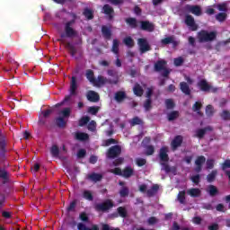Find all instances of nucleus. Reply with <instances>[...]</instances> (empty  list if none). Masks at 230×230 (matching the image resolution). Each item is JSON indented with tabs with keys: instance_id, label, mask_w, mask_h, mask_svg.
Masks as SVG:
<instances>
[{
	"instance_id": "43",
	"label": "nucleus",
	"mask_w": 230,
	"mask_h": 230,
	"mask_svg": "<svg viewBox=\"0 0 230 230\" xmlns=\"http://www.w3.org/2000/svg\"><path fill=\"white\" fill-rule=\"evenodd\" d=\"M102 35L106 38V39H111V30H109V28L103 26L102 29Z\"/></svg>"
},
{
	"instance_id": "20",
	"label": "nucleus",
	"mask_w": 230,
	"mask_h": 230,
	"mask_svg": "<svg viewBox=\"0 0 230 230\" xmlns=\"http://www.w3.org/2000/svg\"><path fill=\"white\" fill-rule=\"evenodd\" d=\"M159 191V185L158 184H155L151 187V189H148L146 191V195L147 197H154V195H155V193H157Z\"/></svg>"
},
{
	"instance_id": "4",
	"label": "nucleus",
	"mask_w": 230,
	"mask_h": 230,
	"mask_svg": "<svg viewBox=\"0 0 230 230\" xmlns=\"http://www.w3.org/2000/svg\"><path fill=\"white\" fill-rule=\"evenodd\" d=\"M106 155L108 159H116V157H119V155H121V146H112L108 149Z\"/></svg>"
},
{
	"instance_id": "3",
	"label": "nucleus",
	"mask_w": 230,
	"mask_h": 230,
	"mask_svg": "<svg viewBox=\"0 0 230 230\" xmlns=\"http://www.w3.org/2000/svg\"><path fill=\"white\" fill-rule=\"evenodd\" d=\"M114 208V201L112 199H106L102 203H97L94 207L95 211L102 213H108L110 209Z\"/></svg>"
},
{
	"instance_id": "25",
	"label": "nucleus",
	"mask_w": 230,
	"mask_h": 230,
	"mask_svg": "<svg viewBox=\"0 0 230 230\" xmlns=\"http://www.w3.org/2000/svg\"><path fill=\"white\" fill-rule=\"evenodd\" d=\"M117 213L119 217H120L121 218H127L128 215V213L127 212V208H125V207H119L117 208Z\"/></svg>"
},
{
	"instance_id": "45",
	"label": "nucleus",
	"mask_w": 230,
	"mask_h": 230,
	"mask_svg": "<svg viewBox=\"0 0 230 230\" xmlns=\"http://www.w3.org/2000/svg\"><path fill=\"white\" fill-rule=\"evenodd\" d=\"M206 164H207V170H213V168H215V160L208 159L206 162Z\"/></svg>"
},
{
	"instance_id": "57",
	"label": "nucleus",
	"mask_w": 230,
	"mask_h": 230,
	"mask_svg": "<svg viewBox=\"0 0 230 230\" xmlns=\"http://www.w3.org/2000/svg\"><path fill=\"white\" fill-rule=\"evenodd\" d=\"M88 130H91L92 132H94V130H96V121L92 120V121L88 124Z\"/></svg>"
},
{
	"instance_id": "12",
	"label": "nucleus",
	"mask_w": 230,
	"mask_h": 230,
	"mask_svg": "<svg viewBox=\"0 0 230 230\" xmlns=\"http://www.w3.org/2000/svg\"><path fill=\"white\" fill-rule=\"evenodd\" d=\"M73 24H75V21L68 22L66 24L65 31L67 37H75L76 35V31L73 29Z\"/></svg>"
},
{
	"instance_id": "58",
	"label": "nucleus",
	"mask_w": 230,
	"mask_h": 230,
	"mask_svg": "<svg viewBox=\"0 0 230 230\" xmlns=\"http://www.w3.org/2000/svg\"><path fill=\"white\" fill-rule=\"evenodd\" d=\"M79 218L82 220V222H89V217L85 212H82L79 216Z\"/></svg>"
},
{
	"instance_id": "7",
	"label": "nucleus",
	"mask_w": 230,
	"mask_h": 230,
	"mask_svg": "<svg viewBox=\"0 0 230 230\" xmlns=\"http://www.w3.org/2000/svg\"><path fill=\"white\" fill-rule=\"evenodd\" d=\"M155 71H163V75L164 76H168V75H170V70L166 69V61L164 60H160L158 62H156V64L155 65Z\"/></svg>"
},
{
	"instance_id": "47",
	"label": "nucleus",
	"mask_w": 230,
	"mask_h": 230,
	"mask_svg": "<svg viewBox=\"0 0 230 230\" xmlns=\"http://www.w3.org/2000/svg\"><path fill=\"white\" fill-rule=\"evenodd\" d=\"M63 118H69L71 116V108H65L61 111Z\"/></svg>"
},
{
	"instance_id": "32",
	"label": "nucleus",
	"mask_w": 230,
	"mask_h": 230,
	"mask_svg": "<svg viewBox=\"0 0 230 230\" xmlns=\"http://www.w3.org/2000/svg\"><path fill=\"white\" fill-rule=\"evenodd\" d=\"M50 154L51 155H53V157H58V155H60V149L58 148V146H52L50 149Z\"/></svg>"
},
{
	"instance_id": "30",
	"label": "nucleus",
	"mask_w": 230,
	"mask_h": 230,
	"mask_svg": "<svg viewBox=\"0 0 230 230\" xmlns=\"http://www.w3.org/2000/svg\"><path fill=\"white\" fill-rule=\"evenodd\" d=\"M178 117H179V111H171L167 115L168 121H173V120L177 119Z\"/></svg>"
},
{
	"instance_id": "63",
	"label": "nucleus",
	"mask_w": 230,
	"mask_h": 230,
	"mask_svg": "<svg viewBox=\"0 0 230 230\" xmlns=\"http://www.w3.org/2000/svg\"><path fill=\"white\" fill-rule=\"evenodd\" d=\"M84 15L87 18V19H93V11L89 10V9H85L84 12Z\"/></svg>"
},
{
	"instance_id": "18",
	"label": "nucleus",
	"mask_w": 230,
	"mask_h": 230,
	"mask_svg": "<svg viewBox=\"0 0 230 230\" xmlns=\"http://www.w3.org/2000/svg\"><path fill=\"white\" fill-rule=\"evenodd\" d=\"M87 179L93 181V182H100L103 179V175L101 173L93 172L87 176Z\"/></svg>"
},
{
	"instance_id": "6",
	"label": "nucleus",
	"mask_w": 230,
	"mask_h": 230,
	"mask_svg": "<svg viewBox=\"0 0 230 230\" xmlns=\"http://www.w3.org/2000/svg\"><path fill=\"white\" fill-rule=\"evenodd\" d=\"M114 100L117 103H123L125 100H130V98L127 95V92L118 91L114 93Z\"/></svg>"
},
{
	"instance_id": "31",
	"label": "nucleus",
	"mask_w": 230,
	"mask_h": 230,
	"mask_svg": "<svg viewBox=\"0 0 230 230\" xmlns=\"http://www.w3.org/2000/svg\"><path fill=\"white\" fill-rule=\"evenodd\" d=\"M205 112L208 118H211V116H213V114H215V108H213V105L208 104L206 107Z\"/></svg>"
},
{
	"instance_id": "44",
	"label": "nucleus",
	"mask_w": 230,
	"mask_h": 230,
	"mask_svg": "<svg viewBox=\"0 0 230 230\" xmlns=\"http://www.w3.org/2000/svg\"><path fill=\"white\" fill-rule=\"evenodd\" d=\"M141 123L142 121L141 119H139V117H135L130 121L131 127H136V125H141Z\"/></svg>"
},
{
	"instance_id": "15",
	"label": "nucleus",
	"mask_w": 230,
	"mask_h": 230,
	"mask_svg": "<svg viewBox=\"0 0 230 230\" xmlns=\"http://www.w3.org/2000/svg\"><path fill=\"white\" fill-rule=\"evenodd\" d=\"M6 197H8V192L3 188H0V209H3L6 206Z\"/></svg>"
},
{
	"instance_id": "5",
	"label": "nucleus",
	"mask_w": 230,
	"mask_h": 230,
	"mask_svg": "<svg viewBox=\"0 0 230 230\" xmlns=\"http://www.w3.org/2000/svg\"><path fill=\"white\" fill-rule=\"evenodd\" d=\"M76 87H71L70 94L66 95L64 100L61 102L58 103L56 107H62V105H71V96H75V94H76Z\"/></svg>"
},
{
	"instance_id": "39",
	"label": "nucleus",
	"mask_w": 230,
	"mask_h": 230,
	"mask_svg": "<svg viewBox=\"0 0 230 230\" xmlns=\"http://www.w3.org/2000/svg\"><path fill=\"white\" fill-rule=\"evenodd\" d=\"M204 163H206V156H204V155L198 156L195 161V164L199 165V166H202V164H204Z\"/></svg>"
},
{
	"instance_id": "16",
	"label": "nucleus",
	"mask_w": 230,
	"mask_h": 230,
	"mask_svg": "<svg viewBox=\"0 0 230 230\" xmlns=\"http://www.w3.org/2000/svg\"><path fill=\"white\" fill-rule=\"evenodd\" d=\"M134 175V169L130 166H127L122 170V177L125 179H129V177H132Z\"/></svg>"
},
{
	"instance_id": "54",
	"label": "nucleus",
	"mask_w": 230,
	"mask_h": 230,
	"mask_svg": "<svg viewBox=\"0 0 230 230\" xmlns=\"http://www.w3.org/2000/svg\"><path fill=\"white\" fill-rule=\"evenodd\" d=\"M136 164L139 167L145 166V164H146V159H145V158H137Z\"/></svg>"
},
{
	"instance_id": "33",
	"label": "nucleus",
	"mask_w": 230,
	"mask_h": 230,
	"mask_svg": "<svg viewBox=\"0 0 230 230\" xmlns=\"http://www.w3.org/2000/svg\"><path fill=\"white\" fill-rule=\"evenodd\" d=\"M208 193L210 197H215L218 193V189L215 185L208 186Z\"/></svg>"
},
{
	"instance_id": "23",
	"label": "nucleus",
	"mask_w": 230,
	"mask_h": 230,
	"mask_svg": "<svg viewBox=\"0 0 230 230\" xmlns=\"http://www.w3.org/2000/svg\"><path fill=\"white\" fill-rule=\"evenodd\" d=\"M56 125L58 127V128H64L66 125H67V122H66V119H64V117H58L56 119Z\"/></svg>"
},
{
	"instance_id": "38",
	"label": "nucleus",
	"mask_w": 230,
	"mask_h": 230,
	"mask_svg": "<svg viewBox=\"0 0 230 230\" xmlns=\"http://www.w3.org/2000/svg\"><path fill=\"white\" fill-rule=\"evenodd\" d=\"M0 179H3L4 182H8V172L4 169H0Z\"/></svg>"
},
{
	"instance_id": "22",
	"label": "nucleus",
	"mask_w": 230,
	"mask_h": 230,
	"mask_svg": "<svg viewBox=\"0 0 230 230\" xmlns=\"http://www.w3.org/2000/svg\"><path fill=\"white\" fill-rule=\"evenodd\" d=\"M75 139H77V141H87V139H89V134L82 133V132H76L75 133Z\"/></svg>"
},
{
	"instance_id": "17",
	"label": "nucleus",
	"mask_w": 230,
	"mask_h": 230,
	"mask_svg": "<svg viewBox=\"0 0 230 230\" xmlns=\"http://www.w3.org/2000/svg\"><path fill=\"white\" fill-rule=\"evenodd\" d=\"M200 109H202V102H196L192 105L193 112H197L198 116H200L202 118L204 116V113L202 111H200Z\"/></svg>"
},
{
	"instance_id": "11",
	"label": "nucleus",
	"mask_w": 230,
	"mask_h": 230,
	"mask_svg": "<svg viewBox=\"0 0 230 230\" xmlns=\"http://www.w3.org/2000/svg\"><path fill=\"white\" fill-rule=\"evenodd\" d=\"M86 98L88 102H92V103H98V102H100V94L94 91L87 92Z\"/></svg>"
},
{
	"instance_id": "59",
	"label": "nucleus",
	"mask_w": 230,
	"mask_h": 230,
	"mask_svg": "<svg viewBox=\"0 0 230 230\" xmlns=\"http://www.w3.org/2000/svg\"><path fill=\"white\" fill-rule=\"evenodd\" d=\"M154 152H155V149L154 148V146H147V147H146V155H154Z\"/></svg>"
},
{
	"instance_id": "52",
	"label": "nucleus",
	"mask_w": 230,
	"mask_h": 230,
	"mask_svg": "<svg viewBox=\"0 0 230 230\" xmlns=\"http://www.w3.org/2000/svg\"><path fill=\"white\" fill-rule=\"evenodd\" d=\"M103 12L106 13V15H111L114 11L112 10V7L111 5L106 4L103 6Z\"/></svg>"
},
{
	"instance_id": "41",
	"label": "nucleus",
	"mask_w": 230,
	"mask_h": 230,
	"mask_svg": "<svg viewBox=\"0 0 230 230\" xmlns=\"http://www.w3.org/2000/svg\"><path fill=\"white\" fill-rule=\"evenodd\" d=\"M145 111H148L152 109V99H146L144 102Z\"/></svg>"
},
{
	"instance_id": "19",
	"label": "nucleus",
	"mask_w": 230,
	"mask_h": 230,
	"mask_svg": "<svg viewBox=\"0 0 230 230\" xmlns=\"http://www.w3.org/2000/svg\"><path fill=\"white\" fill-rule=\"evenodd\" d=\"M141 30L146 31H152L154 30V24L150 23V22H141Z\"/></svg>"
},
{
	"instance_id": "48",
	"label": "nucleus",
	"mask_w": 230,
	"mask_h": 230,
	"mask_svg": "<svg viewBox=\"0 0 230 230\" xmlns=\"http://www.w3.org/2000/svg\"><path fill=\"white\" fill-rule=\"evenodd\" d=\"M133 93L136 94V96H143V88L142 87H134Z\"/></svg>"
},
{
	"instance_id": "10",
	"label": "nucleus",
	"mask_w": 230,
	"mask_h": 230,
	"mask_svg": "<svg viewBox=\"0 0 230 230\" xmlns=\"http://www.w3.org/2000/svg\"><path fill=\"white\" fill-rule=\"evenodd\" d=\"M182 141H183L182 136L177 135L176 137H174V138L171 142L172 150L173 151L177 150L179 146L182 145Z\"/></svg>"
},
{
	"instance_id": "1",
	"label": "nucleus",
	"mask_w": 230,
	"mask_h": 230,
	"mask_svg": "<svg viewBox=\"0 0 230 230\" xmlns=\"http://www.w3.org/2000/svg\"><path fill=\"white\" fill-rule=\"evenodd\" d=\"M159 159L162 162L161 166H163L162 170L165 172V173H170V172H177V167H170L168 164V161H170V156L168 155V147L163 146L159 151Z\"/></svg>"
},
{
	"instance_id": "21",
	"label": "nucleus",
	"mask_w": 230,
	"mask_h": 230,
	"mask_svg": "<svg viewBox=\"0 0 230 230\" xmlns=\"http://www.w3.org/2000/svg\"><path fill=\"white\" fill-rule=\"evenodd\" d=\"M187 193H188V195H190V197L197 199V197H199L201 192H200V189L192 188V189H190L189 190H187Z\"/></svg>"
},
{
	"instance_id": "40",
	"label": "nucleus",
	"mask_w": 230,
	"mask_h": 230,
	"mask_svg": "<svg viewBox=\"0 0 230 230\" xmlns=\"http://www.w3.org/2000/svg\"><path fill=\"white\" fill-rule=\"evenodd\" d=\"M165 106H166V109H168V110L174 109L175 102H173V100H172V99H167V100H165Z\"/></svg>"
},
{
	"instance_id": "42",
	"label": "nucleus",
	"mask_w": 230,
	"mask_h": 230,
	"mask_svg": "<svg viewBox=\"0 0 230 230\" xmlns=\"http://www.w3.org/2000/svg\"><path fill=\"white\" fill-rule=\"evenodd\" d=\"M128 193H129V190L128 187H122L119 190V195L122 198L128 197Z\"/></svg>"
},
{
	"instance_id": "28",
	"label": "nucleus",
	"mask_w": 230,
	"mask_h": 230,
	"mask_svg": "<svg viewBox=\"0 0 230 230\" xmlns=\"http://www.w3.org/2000/svg\"><path fill=\"white\" fill-rule=\"evenodd\" d=\"M227 168H230V160H226L222 164V170L223 172H226V174L227 175L230 181V171H226Z\"/></svg>"
},
{
	"instance_id": "29",
	"label": "nucleus",
	"mask_w": 230,
	"mask_h": 230,
	"mask_svg": "<svg viewBox=\"0 0 230 230\" xmlns=\"http://www.w3.org/2000/svg\"><path fill=\"white\" fill-rule=\"evenodd\" d=\"M109 80H107V78L100 75L97 79H95L93 84L94 85H103V84H107Z\"/></svg>"
},
{
	"instance_id": "49",
	"label": "nucleus",
	"mask_w": 230,
	"mask_h": 230,
	"mask_svg": "<svg viewBox=\"0 0 230 230\" xmlns=\"http://www.w3.org/2000/svg\"><path fill=\"white\" fill-rule=\"evenodd\" d=\"M198 84L199 87H211V84L208 83L206 79L199 80Z\"/></svg>"
},
{
	"instance_id": "37",
	"label": "nucleus",
	"mask_w": 230,
	"mask_h": 230,
	"mask_svg": "<svg viewBox=\"0 0 230 230\" xmlns=\"http://www.w3.org/2000/svg\"><path fill=\"white\" fill-rule=\"evenodd\" d=\"M100 111V107L98 106H91L88 108V113L92 114V116H96Z\"/></svg>"
},
{
	"instance_id": "50",
	"label": "nucleus",
	"mask_w": 230,
	"mask_h": 230,
	"mask_svg": "<svg viewBox=\"0 0 230 230\" xmlns=\"http://www.w3.org/2000/svg\"><path fill=\"white\" fill-rule=\"evenodd\" d=\"M124 44H126V46L128 48H132V46H134V40H132L130 37L125 38Z\"/></svg>"
},
{
	"instance_id": "24",
	"label": "nucleus",
	"mask_w": 230,
	"mask_h": 230,
	"mask_svg": "<svg viewBox=\"0 0 230 230\" xmlns=\"http://www.w3.org/2000/svg\"><path fill=\"white\" fill-rule=\"evenodd\" d=\"M83 199H85V200H89L90 202H93L94 200V196H93V192L91 190H84L83 192Z\"/></svg>"
},
{
	"instance_id": "61",
	"label": "nucleus",
	"mask_w": 230,
	"mask_h": 230,
	"mask_svg": "<svg viewBox=\"0 0 230 230\" xmlns=\"http://www.w3.org/2000/svg\"><path fill=\"white\" fill-rule=\"evenodd\" d=\"M86 154H87V151H85V149H79L77 152L78 159L84 158V156L86 155Z\"/></svg>"
},
{
	"instance_id": "26",
	"label": "nucleus",
	"mask_w": 230,
	"mask_h": 230,
	"mask_svg": "<svg viewBox=\"0 0 230 230\" xmlns=\"http://www.w3.org/2000/svg\"><path fill=\"white\" fill-rule=\"evenodd\" d=\"M177 199L180 204H186V190L180 191L178 193Z\"/></svg>"
},
{
	"instance_id": "14",
	"label": "nucleus",
	"mask_w": 230,
	"mask_h": 230,
	"mask_svg": "<svg viewBox=\"0 0 230 230\" xmlns=\"http://www.w3.org/2000/svg\"><path fill=\"white\" fill-rule=\"evenodd\" d=\"M138 46L141 53H146V51H150V45H148V41L146 39H138Z\"/></svg>"
},
{
	"instance_id": "62",
	"label": "nucleus",
	"mask_w": 230,
	"mask_h": 230,
	"mask_svg": "<svg viewBox=\"0 0 230 230\" xmlns=\"http://www.w3.org/2000/svg\"><path fill=\"white\" fill-rule=\"evenodd\" d=\"M184 63V59L182 58H174V66H182V64Z\"/></svg>"
},
{
	"instance_id": "13",
	"label": "nucleus",
	"mask_w": 230,
	"mask_h": 230,
	"mask_svg": "<svg viewBox=\"0 0 230 230\" xmlns=\"http://www.w3.org/2000/svg\"><path fill=\"white\" fill-rule=\"evenodd\" d=\"M213 131V128L211 126L205 127L203 128H199L196 130V137H199V139H203L206 136L207 132Z\"/></svg>"
},
{
	"instance_id": "35",
	"label": "nucleus",
	"mask_w": 230,
	"mask_h": 230,
	"mask_svg": "<svg viewBox=\"0 0 230 230\" xmlns=\"http://www.w3.org/2000/svg\"><path fill=\"white\" fill-rule=\"evenodd\" d=\"M111 51L112 53H115V55H118V52L119 51V41H118V40H113Z\"/></svg>"
},
{
	"instance_id": "55",
	"label": "nucleus",
	"mask_w": 230,
	"mask_h": 230,
	"mask_svg": "<svg viewBox=\"0 0 230 230\" xmlns=\"http://www.w3.org/2000/svg\"><path fill=\"white\" fill-rule=\"evenodd\" d=\"M220 116L222 119L227 120L230 119V112L225 110L220 113Z\"/></svg>"
},
{
	"instance_id": "9",
	"label": "nucleus",
	"mask_w": 230,
	"mask_h": 230,
	"mask_svg": "<svg viewBox=\"0 0 230 230\" xmlns=\"http://www.w3.org/2000/svg\"><path fill=\"white\" fill-rule=\"evenodd\" d=\"M185 23L192 31H197L199 26L195 23V19L191 15H187L185 18Z\"/></svg>"
},
{
	"instance_id": "60",
	"label": "nucleus",
	"mask_w": 230,
	"mask_h": 230,
	"mask_svg": "<svg viewBox=\"0 0 230 230\" xmlns=\"http://www.w3.org/2000/svg\"><path fill=\"white\" fill-rule=\"evenodd\" d=\"M191 181L194 184H199L200 182V174H196L191 177Z\"/></svg>"
},
{
	"instance_id": "46",
	"label": "nucleus",
	"mask_w": 230,
	"mask_h": 230,
	"mask_svg": "<svg viewBox=\"0 0 230 230\" xmlns=\"http://www.w3.org/2000/svg\"><path fill=\"white\" fill-rule=\"evenodd\" d=\"M122 172L123 171L119 167L110 170V173H114V175H119L120 177H122Z\"/></svg>"
},
{
	"instance_id": "64",
	"label": "nucleus",
	"mask_w": 230,
	"mask_h": 230,
	"mask_svg": "<svg viewBox=\"0 0 230 230\" xmlns=\"http://www.w3.org/2000/svg\"><path fill=\"white\" fill-rule=\"evenodd\" d=\"M123 161H125V159L122 158V157L117 158V159L113 162V166H119L120 164H123Z\"/></svg>"
},
{
	"instance_id": "2",
	"label": "nucleus",
	"mask_w": 230,
	"mask_h": 230,
	"mask_svg": "<svg viewBox=\"0 0 230 230\" xmlns=\"http://www.w3.org/2000/svg\"><path fill=\"white\" fill-rule=\"evenodd\" d=\"M217 39V31H200L198 32L199 42H213Z\"/></svg>"
},
{
	"instance_id": "34",
	"label": "nucleus",
	"mask_w": 230,
	"mask_h": 230,
	"mask_svg": "<svg viewBox=\"0 0 230 230\" xmlns=\"http://www.w3.org/2000/svg\"><path fill=\"white\" fill-rule=\"evenodd\" d=\"M86 78L91 82L92 84H94L95 78H94V72L93 70H87L86 71Z\"/></svg>"
},
{
	"instance_id": "53",
	"label": "nucleus",
	"mask_w": 230,
	"mask_h": 230,
	"mask_svg": "<svg viewBox=\"0 0 230 230\" xmlns=\"http://www.w3.org/2000/svg\"><path fill=\"white\" fill-rule=\"evenodd\" d=\"M227 17V14L226 13H220L216 16L217 21H219V22H222L223 21H226V18Z\"/></svg>"
},
{
	"instance_id": "27",
	"label": "nucleus",
	"mask_w": 230,
	"mask_h": 230,
	"mask_svg": "<svg viewBox=\"0 0 230 230\" xmlns=\"http://www.w3.org/2000/svg\"><path fill=\"white\" fill-rule=\"evenodd\" d=\"M217 175H218V171L213 170L207 176L208 182H214L215 179H217Z\"/></svg>"
},
{
	"instance_id": "8",
	"label": "nucleus",
	"mask_w": 230,
	"mask_h": 230,
	"mask_svg": "<svg viewBox=\"0 0 230 230\" xmlns=\"http://www.w3.org/2000/svg\"><path fill=\"white\" fill-rule=\"evenodd\" d=\"M186 12H190L193 13V15H197L198 17L202 15V9L199 5H186L185 6Z\"/></svg>"
},
{
	"instance_id": "36",
	"label": "nucleus",
	"mask_w": 230,
	"mask_h": 230,
	"mask_svg": "<svg viewBox=\"0 0 230 230\" xmlns=\"http://www.w3.org/2000/svg\"><path fill=\"white\" fill-rule=\"evenodd\" d=\"M126 22L128 24V26H130V28H137V21H136L134 18H128Z\"/></svg>"
},
{
	"instance_id": "51",
	"label": "nucleus",
	"mask_w": 230,
	"mask_h": 230,
	"mask_svg": "<svg viewBox=\"0 0 230 230\" xmlns=\"http://www.w3.org/2000/svg\"><path fill=\"white\" fill-rule=\"evenodd\" d=\"M0 150H1L2 155L6 154V141L4 140L0 141Z\"/></svg>"
},
{
	"instance_id": "56",
	"label": "nucleus",
	"mask_w": 230,
	"mask_h": 230,
	"mask_svg": "<svg viewBox=\"0 0 230 230\" xmlns=\"http://www.w3.org/2000/svg\"><path fill=\"white\" fill-rule=\"evenodd\" d=\"M200 91H203V93H215L217 91V88H213V87H200Z\"/></svg>"
}]
</instances>
